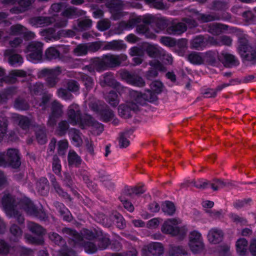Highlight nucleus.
<instances>
[{
    "label": "nucleus",
    "instance_id": "nucleus-1",
    "mask_svg": "<svg viewBox=\"0 0 256 256\" xmlns=\"http://www.w3.org/2000/svg\"><path fill=\"white\" fill-rule=\"evenodd\" d=\"M1 204L6 215L10 218H15L20 224L24 222V218L18 209H23L28 214L40 220H44L46 217V213L42 209H37L27 198L16 201L10 194L4 193Z\"/></svg>",
    "mask_w": 256,
    "mask_h": 256
},
{
    "label": "nucleus",
    "instance_id": "nucleus-2",
    "mask_svg": "<svg viewBox=\"0 0 256 256\" xmlns=\"http://www.w3.org/2000/svg\"><path fill=\"white\" fill-rule=\"evenodd\" d=\"M128 93L129 100L118 107L119 115L124 118L131 117V112L138 110L139 106L144 104L146 102H154L156 99V95L150 92H148L147 94H142L140 92L130 90Z\"/></svg>",
    "mask_w": 256,
    "mask_h": 256
},
{
    "label": "nucleus",
    "instance_id": "nucleus-3",
    "mask_svg": "<svg viewBox=\"0 0 256 256\" xmlns=\"http://www.w3.org/2000/svg\"><path fill=\"white\" fill-rule=\"evenodd\" d=\"M154 16L151 15L145 16L142 18L137 17L130 19L128 22L122 21L120 22L118 29L120 30H130L136 26V32L139 34L144 35L146 38L154 39L156 35L150 32L148 25L152 23Z\"/></svg>",
    "mask_w": 256,
    "mask_h": 256
},
{
    "label": "nucleus",
    "instance_id": "nucleus-4",
    "mask_svg": "<svg viewBox=\"0 0 256 256\" xmlns=\"http://www.w3.org/2000/svg\"><path fill=\"white\" fill-rule=\"evenodd\" d=\"M64 234L68 235L74 246H84L86 252L93 254L96 252L97 247L96 244L90 240H92L95 236L91 231L86 230L82 233L78 234L76 230L69 228H64L62 230Z\"/></svg>",
    "mask_w": 256,
    "mask_h": 256
},
{
    "label": "nucleus",
    "instance_id": "nucleus-5",
    "mask_svg": "<svg viewBox=\"0 0 256 256\" xmlns=\"http://www.w3.org/2000/svg\"><path fill=\"white\" fill-rule=\"evenodd\" d=\"M238 50L242 61L251 64H256V45L250 44L244 38L238 40Z\"/></svg>",
    "mask_w": 256,
    "mask_h": 256
},
{
    "label": "nucleus",
    "instance_id": "nucleus-6",
    "mask_svg": "<svg viewBox=\"0 0 256 256\" xmlns=\"http://www.w3.org/2000/svg\"><path fill=\"white\" fill-rule=\"evenodd\" d=\"M179 219L170 218L166 220L162 226V232L169 234L172 236H178L182 238L186 234V229L184 227H179L178 225L180 224Z\"/></svg>",
    "mask_w": 256,
    "mask_h": 256
},
{
    "label": "nucleus",
    "instance_id": "nucleus-7",
    "mask_svg": "<svg viewBox=\"0 0 256 256\" xmlns=\"http://www.w3.org/2000/svg\"><path fill=\"white\" fill-rule=\"evenodd\" d=\"M62 69L60 66H56L52 68H44L38 72V78L46 76L45 79L46 84L48 88L56 86L60 79L58 76L62 73Z\"/></svg>",
    "mask_w": 256,
    "mask_h": 256
},
{
    "label": "nucleus",
    "instance_id": "nucleus-8",
    "mask_svg": "<svg viewBox=\"0 0 256 256\" xmlns=\"http://www.w3.org/2000/svg\"><path fill=\"white\" fill-rule=\"evenodd\" d=\"M68 120L72 125H78L82 129L86 128V124H88L84 120L87 115L82 116L78 105L73 104L69 106L67 112Z\"/></svg>",
    "mask_w": 256,
    "mask_h": 256
},
{
    "label": "nucleus",
    "instance_id": "nucleus-9",
    "mask_svg": "<svg viewBox=\"0 0 256 256\" xmlns=\"http://www.w3.org/2000/svg\"><path fill=\"white\" fill-rule=\"evenodd\" d=\"M44 44L42 42L34 41L30 42L26 48L27 59L33 62L41 60L43 53Z\"/></svg>",
    "mask_w": 256,
    "mask_h": 256
},
{
    "label": "nucleus",
    "instance_id": "nucleus-10",
    "mask_svg": "<svg viewBox=\"0 0 256 256\" xmlns=\"http://www.w3.org/2000/svg\"><path fill=\"white\" fill-rule=\"evenodd\" d=\"M189 246L194 254L199 253L204 248V243L200 233L194 231L190 234L189 237Z\"/></svg>",
    "mask_w": 256,
    "mask_h": 256
},
{
    "label": "nucleus",
    "instance_id": "nucleus-11",
    "mask_svg": "<svg viewBox=\"0 0 256 256\" xmlns=\"http://www.w3.org/2000/svg\"><path fill=\"white\" fill-rule=\"evenodd\" d=\"M108 68L119 66L122 62L126 60L127 56L125 54L118 55L107 54L103 56Z\"/></svg>",
    "mask_w": 256,
    "mask_h": 256
},
{
    "label": "nucleus",
    "instance_id": "nucleus-12",
    "mask_svg": "<svg viewBox=\"0 0 256 256\" xmlns=\"http://www.w3.org/2000/svg\"><path fill=\"white\" fill-rule=\"evenodd\" d=\"M186 30V26L183 22H170L166 29V34L170 35H180Z\"/></svg>",
    "mask_w": 256,
    "mask_h": 256
},
{
    "label": "nucleus",
    "instance_id": "nucleus-13",
    "mask_svg": "<svg viewBox=\"0 0 256 256\" xmlns=\"http://www.w3.org/2000/svg\"><path fill=\"white\" fill-rule=\"evenodd\" d=\"M6 158L8 160V166L16 168L20 164L18 152L14 148H10L6 153Z\"/></svg>",
    "mask_w": 256,
    "mask_h": 256
},
{
    "label": "nucleus",
    "instance_id": "nucleus-14",
    "mask_svg": "<svg viewBox=\"0 0 256 256\" xmlns=\"http://www.w3.org/2000/svg\"><path fill=\"white\" fill-rule=\"evenodd\" d=\"M85 68L90 72H92L93 70L101 72L108 69L103 56L100 58H95L91 66H86Z\"/></svg>",
    "mask_w": 256,
    "mask_h": 256
},
{
    "label": "nucleus",
    "instance_id": "nucleus-15",
    "mask_svg": "<svg viewBox=\"0 0 256 256\" xmlns=\"http://www.w3.org/2000/svg\"><path fill=\"white\" fill-rule=\"evenodd\" d=\"M26 76V73L25 71L22 70H12L10 76H4L3 78H0V86H3V83L12 84L15 82V76L24 77Z\"/></svg>",
    "mask_w": 256,
    "mask_h": 256
},
{
    "label": "nucleus",
    "instance_id": "nucleus-16",
    "mask_svg": "<svg viewBox=\"0 0 256 256\" xmlns=\"http://www.w3.org/2000/svg\"><path fill=\"white\" fill-rule=\"evenodd\" d=\"M52 17L39 16L30 19V24L36 27H43L50 25L54 22Z\"/></svg>",
    "mask_w": 256,
    "mask_h": 256
},
{
    "label": "nucleus",
    "instance_id": "nucleus-17",
    "mask_svg": "<svg viewBox=\"0 0 256 256\" xmlns=\"http://www.w3.org/2000/svg\"><path fill=\"white\" fill-rule=\"evenodd\" d=\"M124 75L126 76V82L130 84L138 87H142L145 86V82L144 79L138 75L131 74L128 72H124Z\"/></svg>",
    "mask_w": 256,
    "mask_h": 256
},
{
    "label": "nucleus",
    "instance_id": "nucleus-18",
    "mask_svg": "<svg viewBox=\"0 0 256 256\" xmlns=\"http://www.w3.org/2000/svg\"><path fill=\"white\" fill-rule=\"evenodd\" d=\"M14 118L20 128L26 132H27L31 125L34 126V124L30 119L26 116L15 114Z\"/></svg>",
    "mask_w": 256,
    "mask_h": 256
},
{
    "label": "nucleus",
    "instance_id": "nucleus-19",
    "mask_svg": "<svg viewBox=\"0 0 256 256\" xmlns=\"http://www.w3.org/2000/svg\"><path fill=\"white\" fill-rule=\"evenodd\" d=\"M223 236L224 234L221 230L218 228H213L210 230L208 234V238L210 243L216 244L222 240Z\"/></svg>",
    "mask_w": 256,
    "mask_h": 256
},
{
    "label": "nucleus",
    "instance_id": "nucleus-20",
    "mask_svg": "<svg viewBox=\"0 0 256 256\" xmlns=\"http://www.w3.org/2000/svg\"><path fill=\"white\" fill-rule=\"evenodd\" d=\"M84 120L88 123V124H86V128L87 126H91L94 132L97 134H99L103 131L102 124L94 120L90 116H86Z\"/></svg>",
    "mask_w": 256,
    "mask_h": 256
},
{
    "label": "nucleus",
    "instance_id": "nucleus-21",
    "mask_svg": "<svg viewBox=\"0 0 256 256\" xmlns=\"http://www.w3.org/2000/svg\"><path fill=\"white\" fill-rule=\"evenodd\" d=\"M234 81V80L232 79L230 80L228 83L223 84L221 85L218 86L216 89L207 88L202 92V94L205 98H210L215 97L216 95L217 92L220 91L222 88L226 87L232 85Z\"/></svg>",
    "mask_w": 256,
    "mask_h": 256
},
{
    "label": "nucleus",
    "instance_id": "nucleus-22",
    "mask_svg": "<svg viewBox=\"0 0 256 256\" xmlns=\"http://www.w3.org/2000/svg\"><path fill=\"white\" fill-rule=\"evenodd\" d=\"M194 16L195 18L203 22L220 20V17L216 14H200L195 10H194Z\"/></svg>",
    "mask_w": 256,
    "mask_h": 256
},
{
    "label": "nucleus",
    "instance_id": "nucleus-23",
    "mask_svg": "<svg viewBox=\"0 0 256 256\" xmlns=\"http://www.w3.org/2000/svg\"><path fill=\"white\" fill-rule=\"evenodd\" d=\"M68 134L72 141V144L76 146H80L82 144V134L76 128H72L68 130Z\"/></svg>",
    "mask_w": 256,
    "mask_h": 256
},
{
    "label": "nucleus",
    "instance_id": "nucleus-24",
    "mask_svg": "<svg viewBox=\"0 0 256 256\" xmlns=\"http://www.w3.org/2000/svg\"><path fill=\"white\" fill-rule=\"evenodd\" d=\"M116 82L111 72H106L100 78V84L102 87L108 86L113 88Z\"/></svg>",
    "mask_w": 256,
    "mask_h": 256
},
{
    "label": "nucleus",
    "instance_id": "nucleus-25",
    "mask_svg": "<svg viewBox=\"0 0 256 256\" xmlns=\"http://www.w3.org/2000/svg\"><path fill=\"white\" fill-rule=\"evenodd\" d=\"M34 127L36 128L34 130L38 142L42 144H45L47 140L44 126L34 124Z\"/></svg>",
    "mask_w": 256,
    "mask_h": 256
},
{
    "label": "nucleus",
    "instance_id": "nucleus-26",
    "mask_svg": "<svg viewBox=\"0 0 256 256\" xmlns=\"http://www.w3.org/2000/svg\"><path fill=\"white\" fill-rule=\"evenodd\" d=\"M248 241L246 239L242 238L238 240L236 243V249L238 254L240 256H247Z\"/></svg>",
    "mask_w": 256,
    "mask_h": 256
},
{
    "label": "nucleus",
    "instance_id": "nucleus-27",
    "mask_svg": "<svg viewBox=\"0 0 256 256\" xmlns=\"http://www.w3.org/2000/svg\"><path fill=\"white\" fill-rule=\"evenodd\" d=\"M148 249V251L154 256H160L164 252V246L160 242H155L149 244Z\"/></svg>",
    "mask_w": 256,
    "mask_h": 256
},
{
    "label": "nucleus",
    "instance_id": "nucleus-28",
    "mask_svg": "<svg viewBox=\"0 0 256 256\" xmlns=\"http://www.w3.org/2000/svg\"><path fill=\"white\" fill-rule=\"evenodd\" d=\"M126 48L122 40H112L106 44L103 49L105 50H120Z\"/></svg>",
    "mask_w": 256,
    "mask_h": 256
},
{
    "label": "nucleus",
    "instance_id": "nucleus-29",
    "mask_svg": "<svg viewBox=\"0 0 256 256\" xmlns=\"http://www.w3.org/2000/svg\"><path fill=\"white\" fill-rule=\"evenodd\" d=\"M192 48L202 50L207 46L206 38L203 36H199L193 38L191 42Z\"/></svg>",
    "mask_w": 256,
    "mask_h": 256
},
{
    "label": "nucleus",
    "instance_id": "nucleus-30",
    "mask_svg": "<svg viewBox=\"0 0 256 256\" xmlns=\"http://www.w3.org/2000/svg\"><path fill=\"white\" fill-rule=\"evenodd\" d=\"M11 50H7L5 51L4 54L10 56L8 62L11 66H19L23 62V58L20 55L18 54H14L10 55Z\"/></svg>",
    "mask_w": 256,
    "mask_h": 256
},
{
    "label": "nucleus",
    "instance_id": "nucleus-31",
    "mask_svg": "<svg viewBox=\"0 0 256 256\" xmlns=\"http://www.w3.org/2000/svg\"><path fill=\"white\" fill-rule=\"evenodd\" d=\"M228 30V26L219 23H214L208 26V31L213 35H218Z\"/></svg>",
    "mask_w": 256,
    "mask_h": 256
},
{
    "label": "nucleus",
    "instance_id": "nucleus-32",
    "mask_svg": "<svg viewBox=\"0 0 256 256\" xmlns=\"http://www.w3.org/2000/svg\"><path fill=\"white\" fill-rule=\"evenodd\" d=\"M104 99L112 107H116L120 102L118 94L113 90L110 92L104 95Z\"/></svg>",
    "mask_w": 256,
    "mask_h": 256
},
{
    "label": "nucleus",
    "instance_id": "nucleus-33",
    "mask_svg": "<svg viewBox=\"0 0 256 256\" xmlns=\"http://www.w3.org/2000/svg\"><path fill=\"white\" fill-rule=\"evenodd\" d=\"M54 204L62 216L63 220L66 221L70 222L72 220V216L68 209L62 203L56 202Z\"/></svg>",
    "mask_w": 256,
    "mask_h": 256
},
{
    "label": "nucleus",
    "instance_id": "nucleus-34",
    "mask_svg": "<svg viewBox=\"0 0 256 256\" xmlns=\"http://www.w3.org/2000/svg\"><path fill=\"white\" fill-rule=\"evenodd\" d=\"M17 88L14 86H11L6 88L2 92H0V94L2 97L3 102H6L8 100L12 98L14 96L17 94Z\"/></svg>",
    "mask_w": 256,
    "mask_h": 256
},
{
    "label": "nucleus",
    "instance_id": "nucleus-35",
    "mask_svg": "<svg viewBox=\"0 0 256 256\" xmlns=\"http://www.w3.org/2000/svg\"><path fill=\"white\" fill-rule=\"evenodd\" d=\"M188 59L190 62L194 64H200L204 62V60L202 53L195 52L190 54Z\"/></svg>",
    "mask_w": 256,
    "mask_h": 256
},
{
    "label": "nucleus",
    "instance_id": "nucleus-36",
    "mask_svg": "<svg viewBox=\"0 0 256 256\" xmlns=\"http://www.w3.org/2000/svg\"><path fill=\"white\" fill-rule=\"evenodd\" d=\"M68 163L70 166H79L82 162L80 157L73 150H70L68 156Z\"/></svg>",
    "mask_w": 256,
    "mask_h": 256
},
{
    "label": "nucleus",
    "instance_id": "nucleus-37",
    "mask_svg": "<svg viewBox=\"0 0 256 256\" xmlns=\"http://www.w3.org/2000/svg\"><path fill=\"white\" fill-rule=\"evenodd\" d=\"M28 228L32 233L38 236H42L45 234V230L42 226L32 222L28 223Z\"/></svg>",
    "mask_w": 256,
    "mask_h": 256
},
{
    "label": "nucleus",
    "instance_id": "nucleus-38",
    "mask_svg": "<svg viewBox=\"0 0 256 256\" xmlns=\"http://www.w3.org/2000/svg\"><path fill=\"white\" fill-rule=\"evenodd\" d=\"M34 0H1L2 3L4 4L13 5L18 4L22 8L29 6Z\"/></svg>",
    "mask_w": 256,
    "mask_h": 256
},
{
    "label": "nucleus",
    "instance_id": "nucleus-39",
    "mask_svg": "<svg viewBox=\"0 0 256 256\" xmlns=\"http://www.w3.org/2000/svg\"><path fill=\"white\" fill-rule=\"evenodd\" d=\"M37 188L38 192L41 195H46L48 190V180L44 178H40L37 183Z\"/></svg>",
    "mask_w": 256,
    "mask_h": 256
},
{
    "label": "nucleus",
    "instance_id": "nucleus-40",
    "mask_svg": "<svg viewBox=\"0 0 256 256\" xmlns=\"http://www.w3.org/2000/svg\"><path fill=\"white\" fill-rule=\"evenodd\" d=\"M169 256H188L187 252L182 246H170L168 251Z\"/></svg>",
    "mask_w": 256,
    "mask_h": 256
},
{
    "label": "nucleus",
    "instance_id": "nucleus-41",
    "mask_svg": "<svg viewBox=\"0 0 256 256\" xmlns=\"http://www.w3.org/2000/svg\"><path fill=\"white\" fill-rule=\"evenodd\" d=\"M163 84H162L158 80H156L152 82L150 84V88L151 90H147L146 92L144 94H147L148 93V92H150L152 94H154L156 95V98H157V94H160L162 91ZM157 99H156V100Z\"/></svg>",
    "mask_w": 256,
    "mask_h": 256
},
{
    "label": "nucleus",
    "instance_id": "nucleus-42",
    "mask_svg": "<svg viewBox=\"0 0 256 256\" xmlns=\"http://www.w3.org/2000/svg\"><path fill=\"white\" fill-rule=\"evenodd\" d=\"M44 56L46 60H52L59 58L60 52L56 48L50 47L46 50Z\"/></svg>",
    "mask_w": 256,
    "mask_h": 256
},
{
    "label": "nucleus",
    "instance_id": "nucleus-43",
    "mask_svg": "<svg viewBox=\"0 0 256 256\" xmlns=\"http://www.w3.org/2000/svg\"><path fill=\"white\" fill-rule=\"evenodd\" d=\"M156 22V28H155V32L156 33L160 32L166 28V29L170 22L165 18H161L156 19L155 17L153 22Z\"/></svg>",
    "mask_w": 256,
    "mask_h": 256
},
{
    "label": "nucleus",
    "instance_id": "nucleus-44",
    "mask_svg": "<svg viewBox=\"0 0 256 256\" xmlns=\"http://www.w3.org/2000/svg\"><path fill=\"white\" fill-rule=\"evenodd\" d=\"M50 181L52 185L54 188L56 192L60 196L64 197L66 198H69V196L66 192H64L58 183L56 182V179L54 176H50Z\"/></svg>",
    "mask_w": 256,
    "mask_h": 256
},
{
    "label": "nucleus",
    "instance_id": "nucleus-45",
    "mask_svg": "<svg viewBox=\"0 0 256 256\" xmlns=\"http://www.w3.org/2000/svg\"><path fill=\"white\" fill-rule=\"evenodd\" d=\"M162 210L168 216L174 214L176 212V208L174 203L170 201H166L162 204Z\"/></svg>",
    "mask_w": 256,
    "mask_h": 256
},
{
    "label": "nucleus",
    "instance_id": "nucleus-46",
    "mask_svg": "<svg viewBox=\"0 0 256 256\" xmlns=\"http://www.w3.org/2000/svg\"><path fill=\"white\" fill-rule=\"evenodd\" d=\"M10 232L12 234L11 240L16 242L21 238L22 231L18 226L14 224L10 228Z\"/></svg>",
    "mask_w": 256,
    "mask_h": 256
},
{
    "label": "nucleus",
    "instance_id": "nucleus-47",
    "mask_svg": "<svg viewBox=\"0 0 256 256\" xmlns=\"http://www.w3.org/2000/svg\"><path fill=\"white\" fill-rule=\"evenodd\" d=\"M222 56L225 60V62L228 66H237L239 64L238 59L232 54L223 52Z\"/></svg>",
    "mask_w": 256,
    "mask_h": 256
},
{
    "label": "nucleus",
    "instance_id": "nucleus-48",
    "mask_svg": "<svg viewBox=\"0 0 256 256\" xmlns=\"http://www.w3.org/2000/svg\"><path fill=\"white\" fill-rule=\"evenodd\" d=\"M80 78L82 80L87 90H89L92 88L94 82L93 79L91 77L82 73L80 74Z\"/></svg>",
    "mask_w": 256,
    "mask_h": 256
},
{
    "label": "nucleus",
    "instance_id": "nucleus-49",
    "mask_svg": "<svg viewBox=\"0 0 256 256\" xmlns=\"http://www.w3.org/2000/svg\"><path fill=\"white\" fill-rule=\"evenodd\" d=\"M52 114L53 116H60L63 113L62 106L58 101L54 100L52 104Z\"/></svg>",
    "mask_w": 256,
    "mask_h": 256
},
{
    "label": "nucleus",
    "instance_id": "nucleus-50",
    "mask_svg": "<svg viewBox=\"0 0 256 256\" xmlns=\"http://www.w3.org/2000/svg\"><path fill=\"white\" fill-rule=\"evenodd\" d=\"M228 216L231 220L236 224L244 226L248 224V220L246 218L240 216L236 214L230 213L229 214Z\"/></svg>",
    "mask_w": 256,
    "mask_h": 256
},
{
    "label": "nucleus",
    "instance_id": "nucleus-51",
    "mask_svg": "<svg viewBox=\"0 0 256 256\" xmlns=\"http://www.w3.org/2000/svg\"><path fill=\"white\" fill-rule=\"evenodd\" d=\"M99 112L102 119L104 122H108L112 120L114 116L113 111L109 108L101 110Z\"/></svg>",
    "mask_w": 256,
    "mask_h": 256
},
{
    "label": "nucleus",
    "instance_id": "nucleus-52",
    "mask_svg": "<svg viewBox=\"0 0 256 256\" xmlns=\"http://www.w3.org/2000/svg\"><path fill=\"white\" fill-rule=\"evenodd\" d=\"M44 88V85L42 83L37 82L34 84H30L29 89L32 95H37L43 91Z\"/></svg>",
    "mask_w": 256,
    "mask_h": 256
},
{
    "label": "nucleus",
    "instance_id": "nucleus-53",
    "mask_svg": "<svg viewBox=\"0 0 256 256\" xmlns=\"http://www.w3.org/2000/svg\"><path fill=\"white\" fill-rule=\"evenodd\" d=\"M24 238L26 242L28 244H42L44 243V239L42 236L34 237L30 234H26Z\"/></svg>",
    "mask_w": 256,
    "mask_h": 256
},
{
    "label": "nucleus",
    "instance_id": "nucleus-54",
    "mask_svg": "<svg viewBox=\"0 0 256 256\" xmlns=\"http://www.w3.org/2000/svg\"><path fill=\"white\" fill-rule=\"evenodd\" d=\"M9 30V33L11 35L22 36L24 30V26L20 24L13 25L10 27Z\"/></svg>",
    "mask_w": 256,
    "mask_h": 256
},
{
    "label": "nucleus",
    "instance_id": "nucleus-55",
    "mask_svg": "<svg viewBox=\"0 0 256 256\" xmlns=\"http://www.w3.org/2000/svg\"><path fill=\"white\" fill-rule=\"evenodd\" d=\"M146 50L148 56L152 58H157L160 55V50L154 45L148 44Z\"/></svg>",
    "mask_w": 256,
    "mask_h": 256
},
{
    "label": "nucleus",
    "instance_id": "nucleus-56",
    "mask_svg": "<svg viewBox=\"0 0 256 256\" xmlns=\"http://www.w3.org/2000/svg\"><path fill=\"white\" fill-rule=\"evenodd\" d=\"M8 124L7 118L6 117H0V141L6 133Z\"/></svg>",
    "mask_w": 256,
    "mask_h": 256
},
{
    "label": "nucleus",
    "instance_id": "nucleus-57",
    "mask_svg": "<svg viewBox=\"0 0 256 256\" xmlns=\"http://www.w3.org/2000/svg\"><path fill=\"white\" fill-rule=\"evenodd\" d=\"M129 134L128 132H124L120 134L119 138V146L120 148H125L130 144L128 140Z\"/></svg>",
    "mask_w": 256,
    "mask_h": 256
},
{
    "label": "nucleus",
    "instance_id": "nucleus-58",
    "mask_svg": "<svg viewBox=\"0 0 256 256\" xmlns=\"http://www.w3.org/2000/svg\"><path fill=\"white\" fill-rule=\"evenodd\" d=\"M48 236L52 241L58 246H62L65 244L64 240L57 233L54 232H50L48 234Z\"/></svg>",
    "mask_w": 256,
    "mask_h": 256
},
{
    "label": "nucleus",
    "instance_id": "nucleus-59",
    "mask_svg": "<svg viewBox=\"0 0 256 256\" xmlns=\"http://www.w3.org/2000/svg\"><path fill=\"white\" fill-rule=\"evenodd\" d=\"M146 2L150 6L159 10H165L167 8L166 6L162 2V0H146Z\"/></svg>",
    "mask_w": 256,
    "mask_h": 256
},
{
    "label": "nucleus",
    "instance_id": "nucleus-60",
    "mask_svg": "<svg viewBox=\"0 0 256 256\" xmlns=\"http://www.w3.org/2000/svg\"><path fill=\"white\" fill-rule=\"evenodd\" d=\"M52 170L57 175L59 176L61 174L62 166L60 162L56 156H54L52 158Z\"/></svg>",
    "mask_w": 256,
    "mask_h": 256
},
{
    "label": "nucleus",
    "instance_id": "nucleus-61",
    "mask_svg": "<svg viewBox=\"0 0 256 256\" xmlns=\"http://www.w3.org/2000/svg\"><path fill=\"white\" fill-rule=\"evenodd\" d=\"M14 107L18 110H26L29 106L28 102L24 100L18 98L16 100L14 103Z\"/></svg>",
    "mask_w": 256,
    "mask_h": 256
},
{
    "label": "nucleus",
    "instance_id": "nucleus-62",
    "mask_svg": "<svg viewBox=\"0 0 256 256\" xmlns=\"http://www.w3.org/2000/svg\"><path fill=\"white\" fill-rule=\"evenodd\" d=\"M110 244V238L107 236H102L98 239V248L100 250H104L108 248Z\"/></svg>",
    "mask_w": 256,
    "mask_h": 256
},
{
    "label": "nucleus",
    "instance_id": "nucleus-63",
    "mask_svg": "<svg viewBox=\"0 0 256 256\" xmlns=\"http://www.w3.org/2000/svg\"><path fill=\"white\" fill-rule=\"evenodd\" d=\"M88 51V48L87 45L80 44L74 50V53L76 56H81L86 54Z\"/></svg>",
    "mask_w": 256,
    "mask_h": 256
},
{
    "label": "nucleus",
    "instance_id": "nucleus-64",
    "mask_svg": "<svg viewBox=\"0 0 256 256\" xmlns=\"http://www.w3.org/2000/svg\"><path fill=\"white\" fill-rule=\"evenodd\" d=\"M210 186L214 190H218L224 188V180L214 179L212 182H209Z\"/></svg>",
    "mask_w": 256,
    "mask_h": 256
}]
</instances>
